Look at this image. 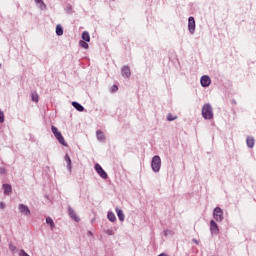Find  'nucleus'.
Listing matches in <instances>:
<instances>
[{
	"mask_svg": "<svg viewBox=\"0 0 256 256\" xmlns=\"http://www.w3.org/2000/svg\"><path fill=\"white\" fill-rule=\"evenodd\" d=\"M51 129H52V133H53L54 137L57 139V141L60 143V145L67 147V142H65V138L63 137V134H61V132H59L57 127L52 126Z\"/></svg>",
	"mask_w": 256,
	"mask_h": 256,
	"instance_id": "1",
	"label": "nucleus"
},
{
	"mask_svg": "<svg viewBox=\"0 0 256 256\" xmlns=\"http://www.w3.org/2000/svg\"><path fill=\"white\" fill-rule=\"evenodd\" d=\"M202 117H204V119H212L213 118V107H211L210 104H205L202 107Z\"/></svg>",
	"mask_w": 256,
	"mask_h": 256,
	"instance_id": "2",
	"label": "nucleus"
},
{
	"mask_svg": "<svg viewBox=\"0 0 256 256\" xmlns=\"http://www.w3.org/2000/svg\"><path fill=\"white\" fill-rule=\"evenodd\" d=\"M151 167L155 173H159V170L161 169V157L154 156L152 158Z\"/></svg>",
	"mask_w": 256,
	"mask_h": 256,
	"instance_id": "3",
	"label": "nucleus"
},
{
	"mask_svg": "<svg viewBox=\"0 0 256 256\" xmlns=\"http://www.w3.org/2000/svg\"><path fill=\"white\" fill-rule=\"evenodd\" d=\"M213 217L215 221L221 222L223 221V210L220 207H216L213 212Z\"/></svg>",
	"mask_w": 256,
	"mask_h": 256,
	"instance_id": "4",
	"label": "nucleus"
},
{
	"mask_svg": "<svg viewBox=\"0 0 256 256\" xmlns=\"http://www.w3.org/2000/svg\"><path fill=\"white\" fill-rule=\"evenodd\" d=\"M95 171H96V173H98V175L102 179H107V177H108L107 172H105V170H103V167H101V165L95 164Z\"/></svg>",
	"mask_w": 256,
	"mask_h": 256,
	"instance_id": "5",
	"label": "nucleus"
},
{
	"mask_svg": "<svg viewBox=\"0 0 256 256\" xmlns=\"http://www.w3.org/2000/svg\"><path fill=\"white\" fill-rule=\"evenodd\" d=\"M188 29L190 33H195V18L193 16L188 18Z\"/></svg>",
	"mask_w": 256,
	"mask_h": 256,
	"instance_id": "6",
	"label": "nucleus"
},
{
	"mask_svg": "<svg viewBox=\"0 0 256 256\" xmlns=\"http://www.w3.org/2000/svg\"><path fill=\"white\" fill-rule=\"evenodd\" d=\"M200 83L202 87H209V85H211V78L207 75H204L201 77Z\"/></svg>",
	"mask_w": 256,
	"mask_h": 256,
	"instance_id": "7",
	"label": "nucleus"
},
{
	"mask_svg": "<svg viewBox=\"0 0 256 256\" xmlns=\"http://www.w3.org/2000/svg\"><path fill=\"white\" fill-rule=\"evenodd\" d=\"M68 213H69L71 219H73L76 223H79V221H81V219L77 216V214L75 213V210H73V208L69 207Z\"/></svg>",
	"mask_w": 256,
	"mask_h": 256,
	"instance_id": "8",
	"label": "nucleus"
},
{
	"mask_svg": "<svg viewBox=\"0 0 256 256\" xmlns=\"http://www.w3.org/2000/svg\"><path fill=\"white\" fill-rule=\"evenodd\" d=\"M19 211L23 215H31V210H29V207H27V206H25L23 204L19 205Z\"/></svg>",
	"mask_w": 256,
	"mask_h": 256,
	"instance_id": "9",
	"label": "nucleus"
},
{
	"mask_svg": "<svg viewBox=\"0 0 256 256\" xmlns=\"http://www.w3.org/2000/svg\"><path fill=\"white\" fill-rule=\"evenodd\" d=\"M210 231L211 233L217 234L219 233V226L215 223V220H211L210 222Z\"/></svg>",
	"mask_w": 256,
	"mask_h": 256,
	"instance_id": "10",
	"label": "nucleus"
},
{
	"mask_svg": "<svg viewBox=\"0 0 256 256\" xmlns=\"http://www.w3.org/2000/svg\"><path fill=\"white\" fill-rule=\"evenodd\" d=\"M122 75L123 77H127V78L131 77V69H129L128 66H124L122 68Z\"/></svg>",
	"mask_w": 256,
	"mask_h": 256,
	"instance_id": "11",
	"label": "nucleus"
},
{
	"mask_svg": "<svg viewBox=\"0 0 256 256\" xmlns=\"http://www.w3.org/2000/svg\"><path fill=\"white\" fill-rule=\"evenodd\" d=\"M246 144L250 149H253L255 146V139L253 137H248L246 140Z\"/></svg>",
	"mask_w": 256,
	"mask_h": 256,
	"instance_id": "12",
	"label": "nucleus"
},
{
	"mask_svg": "<svg viewBox=\"0 0 256 256\" xmlns=\"http://www.w3.org/2000/svg\"><path fill=\"white\" fill-rule=\"evenodd\" d=\"M116 213L120 221H125V214H123V210L116 208Z\"/></svg>",
	"mask_w": 256,
	"mask_h": 256,
	"instance_id": "13",
	"label": "nucleus"
},
{
	"mask_svg": "<svg viewBox=\"0 0 256 256\" xmlns=\"http://www.w3.org/2000/svg\"><path fill=\"white\" fill-rule=\"evenodd\" d=\"M82 39L83 41H85L86 43H89V41H91V36L89 35V32L84 31L82 33Z\"/></svg>",
	"mask_w": 256,
	"mask_h": 256,
	"instance_id": "14",
	"label": "nucleus"
},
{
	"mask_svg": "<svg viewBox=\"0 0 256 256\" xmlns=\"http://www.w3.org/2000/svg\"><path fill=\"white\" fill-rule=\"evenodd\" d=\"M72 106L76 108L77 111H84V107L81 106V104H79L78 102H72Z\"/></svg>",
	"mask_w": 256,
	"mask_h": 256,
	"instance_id": "15",
	"label": "nucleus"
},
{
	"mask_svg": "<svg viewBox=\"0 0 256 256\" xmlns=\"http://www.w3.org/2000/svg\"><path fill=\"white\" fill-rule=\"evenodd\" d=\"M4 193H11L13 191V188L10 184H4L3 185Z\"/></svg>",
	"mask_w": 256,
	"mask_h": 256,
	"instance_id": "16",
	"label": "nucleus"
},
{
	"mask_svg": "<svg viewBox=\"0 0 256 256\" xmlns=\"http://www.w3.org/2000/svg\"><path fill=\"white\" fill-rule=\"evenodd\" d=\"M109 221H111L112 223H114V221H117V217L115 216V214L113 212H109L107 215Z\"/></svg>",
	"mask_w": 256,
	"mask_h": 256,
	"instance_id": "17",
	"label": "nucleus"
},
{
	"mask_svg": "<svg viewBox=\"0 0 256 256\" xmlns=\"http://www.w3.org/2000/svg\"><path fill=\"white\" fill-rule=\"evenodd\" d=\"M46 223L50 225L51 229H55V222H53V219L51 217L46 218Z\"/></svg>",
	"mask_w": 256,
	"mask_h": 256,
	"instance_id": "18",
	"label": "nucleus"
},
{
	"mask_svg": "<svg viewBox=\"0 0 256 256\" xmlns=\"http://www.w3.org/2000/svg\"><path fill=\"white\" fill-rule=\"evenodd\" d=\"M56 34L61 37L63 35V27L61 25L56 26Z\"/></svg>",
	"mask_w": 256,
	"mask_h": 256,
	"instance_id": "19",
	"label": "nucleus"
},
{
	"mask_svg": "<svg viewBox=\"0 0 256 256\" xmlns=\"http://www.w3.org/2000/svg\"><path fill=\"white\" fill-rule=\"evenodd\" d=\"M31 97L32 101H34L35 103H39V94H37V92L32 93Z\"/></svg>",
	"mask_w": 256,
	"mask_h": 256,
	"instance_id": "20",
	"label": "nucleus"
},
{
	"mask_svg": "<svg viewBox=\"0 0 256 256\" xmlns=\"http://www.w3.org/2000/svg\"><path fill=\"white\" fill-rule=\"evenodd\" d=\"M79 45H80V47H82L83 49H89V44H87V42H85V41H83V40H81V41L79 42Z\"/></svg>",
	"mask_w": 256,
	"mask_h": 256,
	"instance_id": "21",
	"label": "nucleus"
},
{
	"mask_svg": "<svg viewBox=\"0 0 256 256\" xmlns=\"http://www.w3.org/2000/svg\"><path fill=\"white\" fill-rule=\"evenodd\" d=\"M96 135L100 141H103L105 139V135L101 131H97Z\"/></svg>",
	"mask_w": 256,
	"mask_h": 256,
	"instance_id": "22",
	"label": "nucleus"
},
{
	"mask_svg": "<svg viewBox=\"0 0 256 256\" xmlns=\"http://www.w3.org/2000/svg\"><path fill=\"white\" fill-rule=\"evenodd\" d=\"M65 161L67 163V167L68 169H71V158L69 157V155L66 154L65 156Z\"/></svg>",
	"mask_w": 256,
	"mask_h": 256,
	"instance_id": "23",
	"label": "nucleus"
},
{
	"mask_svg": "<svg viewBox=\"0 0 256 256\" xmlns=\"http://www.w3.org/2000/svg\"><path fill=\"white\" fill-rule=\"evenodd\" d=\"M175 119H177V116H173V114L167 115V121H175Z\"/></svg>",
	"mask_w": 256,
	"mask_h": 256,
	"instance_id": "24",
	"label": "nucleus"
},
{
	"mask_svg": "<svg viewBox=\"0 0 256 256\" xmlns=\"http://www.w3.org/2000/svg\"><path fill=\"white\" fill-rule=\"evenodd\" d=\"M0 123H5V114L0 110Z\"/></svg>",
	"mask_w": 256,
	"mask_h": 256,
	"instance_id": "25",
	"label": "nucleus"
},
{
	"mask_svg": "<svg viewBox=\"0 0 256 256\" xmlns=\"http://www.w3.org/2000/svg\"><path fill=\"white\" fill-rule=\"evenodd\" d=\"M35 3L40 4L41 9H45V3L42 0H35Z\"/></svg>",
	"mask_w": 256,
	"mask_h": 256,
	"instance_id": "26",
	"label": "nucleus"
},
{
	"mask_svg": "<svg viewBox=\"0 0 256 256\" xmlns=\"http://www.w3.org/2000/svg\"><path fill=\"white\" fill-rule=\"evenodd\" d=\"M117 91H119V87H117V85H113V86L111 87V93H115V92H117Z\"/></svg>",
	"mask_w": 256,
	"mask_h": 256,
	"instance_id": "27",
	"label": "nucleus"
},
{
	"mask_svg": "<svg viewBox=\"0 0 256 256\" xmlns=\"http://www.w3.org/2000/svg\"><path fill=\"white\" fill-rule=\"evenodd\" d=\"M9 249H10V251H12V253L17 251V247L13 244H9Z\"/></svg>",
	"mask_w": 256,
	"mask_h": 256,
	"instance_id": "28",
	"label": "nucleus"
},
{
	"mask_svg": "<svg viewBox=\"0 0 256 256\" xmlns=\"http://www.w3.org/2000/svg\"><path fill=\"white\" fill-rule=\"evenodd\" d=\"M0 209H5V204L3 202L0 203Z\"/></svg>",
	"mask_w": 256,
	"mask_h": 256,
	"instance_id": "29",
	"label": "nucleus"
},
{
	"mask_svg": "<svg viewBox=\"0 0 256 256\" xmlns=\"http://www.w3.org/2000/svg\"><path fill=\"white\" fill-rule=\"evenodd\" d=\"M89 235H93V233L89 232Z\"/></svg>",
	"mask_w": 256,
	"mask_h": 256,
	"instance_id": "30",
	"label": "nucleus"
}]
</instances>
